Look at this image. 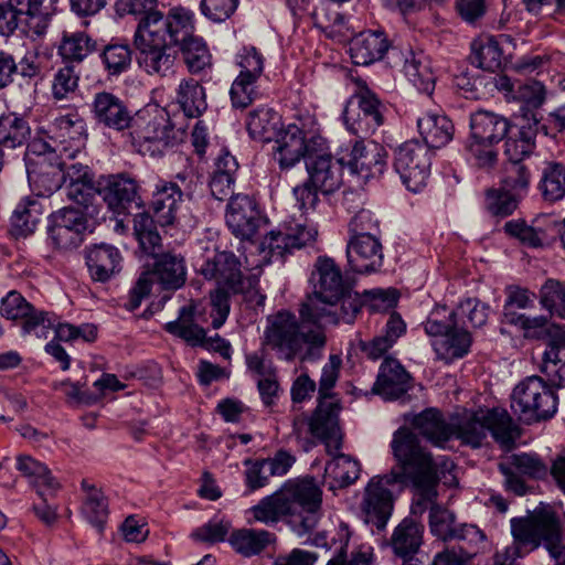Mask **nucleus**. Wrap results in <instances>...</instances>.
<instances>
[{
  "instance_id": "obj_20",
  "label": "nucleus",
  "mask_w": 565,
  "mask_h": 565,
  "mask_svg": "<svg viewBox=\"0 0 565 565\" xmlns=\"http://www.w3.org/2000/svg\"><path fill=\"white\" fill-rule=\"evenodd\" d=\"M536 536L537 547L543 542L556 565H565V540L562 536L561 525L556 514L551 510L536 511L525 518Z\"/></svg>"
},
{
  "instance_id": "obj_46",
  "label": "nucleus",
  "mask_w": 565,
  "mask_h": 565,
  "mask_svg": "<svg viewBox=\"0 0 565 565\" xmlns=\"http://www.w3.org/2000/svg\"><path fill=\"white\" fill-rule=\"evenodd\" d=\"M341 306L338 308V302H335V306L332 308V317L329 316H318V312L321 311V308L312 312V315H309L308 317L302 319V322H311L313 324H320V323H333L337 324L340 321H343L345 323H352L356 317V315L361 310V300L356 295H352L349 291L344 294L340 298Z\"/></svg>"
},
{
  "instance_id": "obj_29",
  "label": "nucleus",
  "mask_w": 565,
  "mask_h": 565,
  "mask_svg": "<svg viewBox=\"0 0 565 565\" xmlns=\"http://www.w3.org/2000/svg\"><path fill=\"white\" fill-rule=\"evenodd\" d=\"M201 274L207 279H215L217 285L235 294L242 289L243 275L238 258L231 252L216 253L201 267Z\"/></svg>"
},
{
  "instance_id": "obj_62",
  "label": "nucleus",
  "mask_w": 565,
  "mask_h": 565,
  "mask_svg": "<svg viewBox=\"0 0 565 565\" xmlns=\"http://www.w3.org/2000/svg\"><path fill=\"white\" fill-rule=\"evenodd\" d=\"M82 513L98 532H103L108 518V503L104 493L94 492L93 495H86L83 501Z\"/></svg>"
},
{
  "instance_id": "obj_59",
  "label": "nucleus",
  "mask_w": 565,
  "mask_h": 565,
  "mask_svg": "<svg viewBox=\"0 0 565 565\" xmlns=\"http://www.w3.org/2000/svg\"><path fill=\"white\" fill-rule=\"evenodd\" d=\"M448 315L458 320L459 323L463 322V318H467L472 327L479 328L484 326L488 320L489 306L476 298H468Z\"/></svg>"
},
{
  "instance_id": "obj_10",
  "label": "nucleus",
  "mask_w": 565,
  "mask_h": 565,
  "mask_svg": "<svg viewBox=\"0 0 565 565\" xmlns=\"http://www.w3.org/2000/svg\"><path fill=\"white\" fill-rule=\"evenodd\" d=\"M402 465L397 462L390 473L373 477L366 484L361 502V510L367 523L383 530L394 508L393 491L401 490Z\"/></svg>"
},
{
  "instance_id": "obj_63",
  "label": "nucleus",
  "mask_w": 565,
  "mask_h": 565,
  "mask_svg": "<svg viewBox=\"0 0 565 565\" xmlns=\"http://www.w3.org/2000/svg\"><path fill=\"white\" fill-rule=\"evenodd\" d=\"M258 78L238 75L230 90L232 105L235 108H246L257 96Z\"/></svg>"
},
{
  "instance_id": "obj_48",
  "label": "nucleus",
  "mask_w": 565,
  "mask_h": 565,
  "mask_svg": "<svg viewBox=\"0 0 565 565\" xmlns=\"http://www.w3.org/2000/svg\"><path fill=\"white\" fill-rule=\"evenodd\" d=\"M177 102L184 115L191 118L201 116L207 107L205 89L193 78L180 83Z\"/></svg>"
},
{
  "instance_id": "obj_35",
  "label": "nucleus",
  "mask_w": 565,
  "mask_h": 565,
  "mask_svg": "<svg viewBox=\"0 0 565 565\" xmlns=\"http://www.w3.org/2000/svg\"><path fill=\"white\" fill-rule=\"evenodd\" d=\"M509 129V120L495 113L477 110L470 116L471 138L489 143H500L507 137Z\"/></svg>"
},
{
  "instance_id": "obj_23",
  "label": "nucleus",
  "mask_w": 565,
  "mask_h": 565,
  "mask_svg": "<svg viewBox=\"0 0 565 565\" xmlns=\"http://www.w3.org/2000/svg\"><path fill=\"white\" fill-rule=\"evenodd\" d=\"M170 17L178 21H183L189 26L188 34L184 38L174 39V44L180 46L189 72L198 74L211 66V54L205 42L203 39L192 34L193 24L191 15L183 10H172L170 11Z\"/></svg>"
},
{
  "instance_id": "obj_30",
  "label": "nucleus",
  "mask_w": 565,
  "mask_h": 565,
  "mask_svg": "<svg viewBox=\"0 0 565 565\" xmlns=\"http://www.w3.org/2000/svg\"><path fill=\"white\" fill-rule=\"evenodd\" d=\"M183 189L177 181L159 180L152 193V220L161 226H168L175 221V212L182 202Z\"/></svg>"
},
{
  "instance_id": "obj_19",
  "label": "nucleus",
  "mask_w": 565,
  "mask_h": 565,
  "mask_svg": "<svg viewBox=\"0 0 565 565\" xmlns=\"http://www.w3.org/2000/svg\"><path fill=\"white\" fill-rule=\"evenodd\" d=\"M86 124L77 114H67L54 118L47 130L49 140L55 143L58 157L74 159L86 139Z\"/></svg>"
},
{
  "instance_id": "obj_40",
  "label": "nucleus",
  "mask_w": 565,
  "mask_h": 565,
  "mask_svg": "<svg viewBox=\"0 0 565 565\" xmlns=\"http://www.w3.org/2000/svg\"><path fill=\"white\" fill-rule=\"evenodd\" d=\"M164 330L192 345L205 344V330L199 326L194 306H183L174 321L166 323Z\"/></svg>"
},
{
  "instance_id": "obj_34",
  "label": "nucleus",
  "mask_w": 565,
  "mask_h": 565,
  "mask_svg": "<svg viewBox=\"0 0 565 565\" xmlns=\"http://www.w3.org/2000/svg\"><path fill=\"white\" fill-rule=\"evenodd\" d=\"M388 49V41L383 32H361L350 41V55L356 65H370L381 60Z\"/></svg>"
},
{
  "instance_id": "obj_55",
  "label": "nucleus",
  "mask_w": 565,
  "mask_h": 565,
  "mask_svg": "<svg viewBox=\"0 0 565 565\" xmlns=\"http://www.w3.org/2000/svg\"><path fill=\"white\" fill-rule=\"evenodd\" d=\"M102 61L110 76H118L131 65V50L127 44H108L102 52Z\"/></svg>"
},
{
  "instance_id": "obj_4",
  "label": "nucleus",
  "mask_w": 565,
  "mask_h": 565,
  "mask_svg": "<svg viewBox=\"0 0 565 565\" xmlns=\"http://www.w3.org/2000/svg\"><path fill=\"white\" fill-rule=\"evenodd\" d=\"M189 26L183 21L150 18L135 34L139 51L138 63L150 75L168 76L173 73L177 52L172 50L174 39L184 38Z\"/></svg>"
},
{
  "instance_id": "obj_44",
  "label": "nucleus",
  "mask_w": 565,
  "mask_h": 565,
  "mask_svg": "<svg viewBox=\"0 0 565 565\" xmlns=\"http://www.w3.org/2000/svg\"><path fill=\"white\" fill-rule=\"evenodd\" d=\"M31 138V127L26 119L9 113L0 116V146L15 149L24 146Z\"/></svg>"
},
{
  "instance_id": "obj_45",
  "label": "nucleus",
  "mask_w": 565,
  "mask_h": 565,
  "mask_svg": "<svg viewBox=\"0 0 565 565\" xmlns=\"http://www.w3.org/2000/svg\"><path fill=\"white\" fill-rule=\"evenodd\" d=\"M404 74L420 93L433 94L436 78L428 58L423 53H412L411 57L405 60Z\"/></svg>"
},
{
  "instance_id": "obj_7",
  "label": "nucleus",
  "mask_w": 565,
  "mask_h": 565,
  "mask_svg": "<svg viewBox=\"0 0 565 565\" xmlns=\"http://www.w3.org/2000/svg\"><path fill=\"white\" fill-rule=\"evenodd\" d=\"M124 137L139 153L150 157L163 154L177 139L169 114L158 108L135 113Z\"/></svg>"
},
{
  "instance_id": "obj_21",
  "label": "nucleus",
  "mask_w": 565,
  "mask_h": 565,
  "mask_svg": "<svg viewBox=\"0 0 565 565\" xmlns=\"http://www.w3.org/2000/svg\"><path fill=\"white\" fill-rule=\"evenodd\" d=\"M225 218L232 233L243 239L252 238L263 222L255 201L247 195L231 198Z\"/></svg>"
},
{
  "instance_id": "obj_58",
  "label": "nucleus",
  "mask_w": 565,
  "mask_h": 565,
  "mask_svg": "<svg viewBox=\"0 0 565 565\" xmlns=\"http://www.w3.org/2000/svg\"><path fill=\"white\" fill-rule=\"evenodd\" d=\"M535 148L534 134L531 129L522 128L516 137H510L505 141V156L508 162H525Z\"/></svg>"
},
{
  "instance_id": "obj_9",
  "label": "nucleus",
  "mask_w": 565,
  "mask_h": 565,
  "mask_svg": "<svg viewBox=\"0 0 565 565\" xmlns=\"http://www.w3.org/2000/svg\"><path fill=\"white\" fill-rule=\"evenodd\" d=\"M443 312L446 313L445 308ZM424 329L428 335L436 338L433 347L438 359L449 363L469 353L471 334L448 313L441 317L440 310L433 311L424 323Z\"/></svg>"
},
{
  "instance_id": "obj_3",
  "label": "nucleus",
  "mask_w": 565,
  "mask_h": 565,
  "mask_svg": "<svg viewBox=\"0 0 565 565\" xmlns=\"http://www.w3.org/2000/svg\"><path fill=\"white\" fill-rule=\"evenodd\" d=\"M265 343L276 352L277 358L292 362H316L321 359L326 335L319 326L306 330L297 317L289 311H278L267 318L264 332Z\"/></svg>"
},
{
  "instance_id": "obj_52",
  "label": "nucleus",
  "mask_w": 565,
  "mask_h": 565,
  "mask_svg": "<svg viewBox=\"0 0 565 565\" xmlns=\"http://www.w3.org/2000/svg\"><path fill=\"white\" fill-rule=\"evenodd\" d=\"M541 190L548 201H557L565 196V166L550 162L543 170Z\"/></svg>"
},
{
  "instance_id": "obj_53",
  "label": "nucleus",
  "mask_w": 565,
  "mask_h": 565,
  "mask_svg": "<svg viewBox=\"0 0 565 565\" xmlns=\"http://www.w3.org/2000/svg\"><path fill=\"white\" fill-rule=\"evenodd\" d=\"M540 303L552 316L565 319V282L547 279L540 289Z\"/></svg>"
},
{
  "instance_id": "obj_56",
  "label": "nucleus",
  "mask_w": 565,
  "mask_h": 565,
  "mask_svg": "<svg viewBox=\"0 0 565 565\" xmlns=\"http://www.w3.org/2000/svg\"><path fill=\"white\" fill-rule=\"evenodd\" d=\"M17 468L24 476L32 478V483L35 487L53 491L58 488V483L55 481L47 467L29 456H19Z\"/></svg>"
},
{
  "instance_id": "obj_13",
  "label": "nucleus",
  "mask_w": 565,
  "mask_h": 565,
  "mask_svg": "<svg viewBox=\"0 0 565 565\" xmlns=\"http://www.w3.org/2000/svg\"><path fill=\"white\" fill-rule=\"evenodd\" d=\"M430 166V150L417 140H408L395 150L394 169L412 192H418L427 184Z\"/></svg>"
},
{
  "instance_id": "obj_6",
  "label": "nucleus",
  "mask_w": 565,
  "mask_h": 565,
  "mask_svg": "<svg viewBox=\"0 0 565 565\" xmlns=\"http://www.w3.org/2000/svg\"><path fill=\"white\" fill-rule=\"evenodd\" d=\"M454 435L462 444L478 448L490 433L504 448H511L515 439V426L507 411L500 408L465 411L452 422Z\"/></svg>"
},
{
  "instance_id": "obj_50",
  "label": "nucleus",
  "mask_w": 565,
  "mask_h": 565,
  "mask_svg": "<svg viewBox=\"0 0 565 565\" xmlns=\"http://www.w3.org/2000/svg\"><path fill=\"white\" fill-rule=\"evenodd\" d=\"M40 221V206L34 201L20 203L11 216L10 232L15 237L33 233Z\"/></svg>"
},
{
  "instance_id": "obj_57",
  "label": "nucleus",
  "mask_w": 565,
  "mask_h": 565,
  "mask_svg": "<svg viewBox=\"0 0 565 565\" xmlns=\"http://www.w3.org/2000/svg\"><path fill=\"white\" fill-rule=\"evenodd\" d=\"M115 8L117 13L140 15V21L136 32H140L141 26L150 18L168 19V14L164 15L157 10V0H116Z\"/></svg>"
},
{
  "instance_id": "obj_60",
  "label": "nucleus",
  "mask_w": 565,
  "mask_h": 565,
  "mask_svg": "<svg viewBox=\"0 0 565 565\" xmlns=\"http://www.w3.org/2000/svg\"><path fill=\"white\" fill-rule=\"evenodd\" d=\"M521 199L522 196L503 188L499 190L493 189L487 192L486 204L491 214L505 217L515 211Z\"/></svg>"
},
{
  "instance_id": "obj_18",
  "label": "nucleus",
  "mask_w": 565,
  "mask_h": 565,
  "mask_svg": "<svg viewBox=\"0 0 565 565\" xmlns=\"http://www.w3.org/2000/svg\"><path fill=\"white\" fill-rule=\"evenodd\" d=\"M499 471L504 477V488L516 495H524L527 487L524 477L542 479L547 475L548 467L536 455L515 454L499 462Z\"/></svg>"
},
{
  "instance_id": "obj_27",
  "label": "nucleus",
  "mask_w": 565,
  "mask_h": 565,
  "mask_svg": "<svg viewBox=\"0 0 565 565\" xmlns=\"http://www.w3.org/2000/svg\"><path fill=\"white\" fill-rule=\"evenodd\" d=\"M327 146L321 151H315L306 161L309 181L322 193H333L342 184V164L339 159L332 160V157L326 151Z\"/></svg>"
},
{
  "instance_id": "obj_64",
  "label": "nucleus",
  "mask_w": 565,
  "mask_h": 565,
  "mask_svg": "<svg viewBox=\"0 0 565 565\" xmlns=\"http://www.w3.org/2000/svg\"><path fill=\"white\" fill-rule=\"evenodd\" d=\"M355 104V100H348L343 110L344 125L351 134L365 138L374 134L379 127L371 126L369 117L356 110Z\"/></svg>"
},
{
  "instance_id": "obj_22",
  "label": "nucleus",
  "mask_w": 565,
  "mask_h": 565,
  "mask_svg": "<svg viewBox=\"0 0 565 565\" xmlns=\"http://www.w3.org/2000/svg\"><path fill=\"white\" fill-rule=\"evenodd\" d=\"M350 268L358 274H372L383 266V246L379 236L350 238L347 244Z\"/></svg>"
},
{
  "instance_id": "obj_1",
  "label": "nucleus",
  "mask_w": 565,
  "mask_h": 565,
  "mask_svg": "<svg viewBox=\"0 0 565 565\" xmlns=\"http://www.w3.org/2000/svg\"><path fill=\"white\" fill-rule=\"evenodd\" d=\"M254 519L264 524L285 521L299 536L310 533L322 516V490L313 478L287 480L273 494L250 509Z\"/></svg>"
},
{
  "instance_id": "obj_11",
  "label": "nucleus",
  "mask_w": 565,
  "mask_h": 565,
  "mask_svg": "<svg viewBox=\"0 0 565 565\" xmlns=\"http://www.w3.org/2000/svg\"><path fill=\"white\" fill-rule=\"evenodd\" d=\"M317 275L319 276L312 295L301 305V319L312 315L321 308L318 316L332 317V308L340 298L349 291V287L344 285L340 269L330 258L320 257L316 265Z\"/></svg>"
},
{
  "instance_id": "obj_26",
  "label": "nucleus",
  "mask_w": 565,
  "mask_h": 565,
  "mask_svg": "<svg viewBox=\"0 0 565 565\" xmlns=\"http://www.w3.org/2000/svg\"><path fill=\"white\" fill-rule=\"evenodd\" d=\"M137 181L127 174L109 175L98 192L108 207L116 213H124L132 204L139 207L141 198Z\"/></svg>"
},
{
  "instance_id": "obj_28",
  "label": "nucleus",
  "mask_w": 565,
  "mask_h": 565,
  "mask_svg": "<svg viewBox=\"0 0 565 565\" xmlns=\"http://www.w3.org/2000/svg\"><path fill=\"white\" fill-rule=\"evenodd\" d=\"M409 388L411 375L404 366L395 359H385L380 366L372 392L393 401L405 395Z\"/></svg>"
},
{
  "instance_id": "obj_54",
  "label": "nucleus",
  "mask_w": 565,
  "mask_h": 565,
  "mask_svg": "<svg viewBox=\"0 0 565 565\" xmlns=\"http://www.w3.org/2000/svg\"><path fill=\"white\" fill-rule=\"evenodd\" d=\"M498 145L499 143H489L470 137L466 145V151L476 167L489 171L494 168L498 162Z\"/></svg>"
},
{
  "instance_id": "obj_31",
  "label": "nucleus",
  "mask_w": 565,
  "mask_h": 565,
  "mask_svg": "<svg viewBox=\"0 0 565 565\" xmlns=\"http://www.w3.org/2000/svg\"><path fill=\"white\" fill-rule=\"evenodd\" d=\"M532 527L525 518L511 520V533L513 542L504 548L503 552H498L495 555L497 565H516L518 558L524 557L532 551L537 548L536 536L532 534Z\"/></svg>"
},
{
  "instance_id": "obj_2",
  "label": "nucleus",
  "mask_w": 565,
  "mask_h": 565,
  "mask_svg": "<svg viewBox=\"0 0 565 565\" xmlns=\"http://www.w3.org/2000/svg\"><path fill=\"white\" fill-rule=\"evenodd\" d=\"M392 450L396 461L402 465L401 490L407 483H412L416 490L417 499L412 504V513L420 515L437 505V486L441 477L451 471L454 462L447 457L434 458L420 446L417 436L406 428L395 431Z\"/></svg>"
},
{
  "instance_id": "obj_36",
  "label": "nucleus",
  "mask_w": 565,
  "mask_h": 565,
  "mask_svg": "<svg viewBox=\"0 0 565 565\" xmlns=\"http://www.w3.org/2000/svg\"><path fill=\"white\" fill-rule=\"evenodd\" d=\"M412 424L420 436L437 447H443L454 435L452 423L448 424L435 408L423 411Z\"/></svg>"
},
{
  "instance_id": "obj_42",
  "label": "nucleus",
  "mask_w": 565,
  "mask_h": 565,
  "mask_svg": "<svg viewBox=\"0 0 565 565\" xmlns=\"http://www.w3.org/2000/svg\"><path fill=\"white\" fill-rule=\"evenodd\" d=\"M232 547L244 557L260 554L276 541V535L266 530L241 529L230 536Z\"/></svg>"
},
{
  "instance_id": "obj_32",
  "label": "nucleus",
  "mask_w": 565,
  "mask_h": 565,
  "mask_svg": "<svg viewBox=\"0 0 565 565\" xmlns=\"http://www.w3.org/2000/svg\"><path fill=\"white\" fill-rule=\"evenodd\" d=\"M339 401L319 399V404L309 423L310 431L313 436L327 443L330 448L331 441L334 448L339 449Z\"/></svg>"
},
{
  "instance_id": "obj_15",
  "label": "nucleus",
  "mask_w": 565,
  "mask_h": 565,
  "mask_svg": "<svg viewBox=\"0 0 565 565\" xmlns=\"http://www.w3.org/2000/svg\"><path fill=\"white\" fill-rule=\"evenodd\" d=\"M89 111L98 127L122 136L129 128L135 114L122 98L107 90H100L93 95Z\"/></svg>"
},
{
  "instance_id": "obj_61",
  "label": "nucleus",
  "mask_w": 565,
  "mask_h": 565,
  "mask_svg": "<svg viewBox=\"0 0 565 565\" xmlns=\"http://www.w3.org/2000/svg\"><path fill=\"white\" fill-rule=\"evenodd\" d=\"M429 526L431 533L443 541L454 540L456 525L455 514L440 505H433L429 512Z\"/></svg>"
},
{
  "instance_id": "obj_33",
  "label": "nucleus",
  "mask_w": 565,
  "mask_h": 565,
  "mask_svg": "<svg viewBox=\"0 0 565 565\" xmlns=\"http://www.w3.org/2000/svg\"><path fill=\"white\" fill-rule=\"evenodd\" d=\"M122 257L118 248L100 244L94 246L86 256L90 277L95 281L105 282L121 270Z\"/></svg>"
},
{
  "instance_id": "obj_47",
  "label": "nucleus",
  "mask_w": 565,
  "mask_h": 565,
  "mask_svg": "<svg viewBox=\"0 0 565 565\" xmlns=\"http://www.w3.org/2000/svg\"><path fill=\"white\" fill-rule=\"evenodd\" d=\"M541 371L552 385L565 386V339L553 340L543 353Z\"/></svg>"
},
{
  "instance_id": "obj_16",
  "label": "nucleus",
  "mask_w": 565,
  "mask_h": 565,
  "mask_svg": "<svg viewBox=\"0 0 565 565\" xmlns=\"http://www.w3.org/2000/svg\"><path fill=\"white\" fill-rule=\"evenodd\" d=\"M386 151L379 143L365 146L363 140H356L350 148L339 154V162L351 174L367 180L381 174L386 164Z\"/></svg>"
},
{
  "instance_id": "obj_43",
  "label": "nucleus",
  "mask_w": 565,
  "mask_h": 565,
  "mask_svg": "<svg viewBox=\"0 0 565 565\" xmlns=\"http://www.w3.org/2000/svg\"><path fill=\"white\" fill-rule=\"evenodd\" d=\"M470 58L479 68L497 72L503 64V51L494 36L483 35L471 42Z\"/></svg>"
},
{
  "instance_id": "obj_12",
  "label": "nucleus",
  "mask_w": 565,
  "mask_h": 565,
  "mask_svg": "<svg viewBox=\"0 0 565 565\" xmlns=\"http://www.w3.org/2000/svg\"><path fill=\"white\" fill-rule=\"evenodd\" d=\"M274 158L280 169H290L301 159L306 161L315 151L324 149V138L307 134L295 124L282 127L274 138Z\"/></svg>"
},
{
  "instance_id": "obj_41",
  "label": "nucleus",
  "mask_w": 565,
  "mask_h": 565,
  "mask_svg": "<svg viewBox=\"0 0 565 565\" xmlns=\"http://www.w3.org/2000/svg\"><path fill=\"white\" fill-rule=\"evenodd\" d=\"M97 50V41L84 31H64L57 47L60 56L71 63H81Z\"/></svg>"
},
{
  "instance_id": "obj_17",
  "label": "nucleus",
  "mask_w": 565,
  "mask_h": 565,
  "mask_svg": "<svg viewBox=\"0 0 565 565\" xmlns=\"http://www.w3.org/2000/svg\"><path fill=\"white\" fill-rule=\"evenodd\" d=\"M318 231L313 225L301 223L284 224L281 228L268 233L260 243V252L269 258L282 257L286 253L299 249L313 242Z\"/></svg>"
},
{
  "instance_id": "obj_24",
  "label": "nucleus",
  "mask_w": 565,
  "mask_h": 565,
  "mask_svg": "<svg viewBox=\"0 0 565 565\" xmlns=\"http://www.w3.org/2000/svg\"><path fill=\"white\" fill-rule=\"evenodd\" d=\"M55 0H10L23 19V33L35 40L44 36L55 14Z\"/></svg>"
},
{
  "instance_id": "obj_49",
  "label": "nucleus",
  "mask_w": 565,
  "mask_h": 565,
  "mask_svg": "<svg viewBox=\"0 0 565 565\" xmlns=\"http://www.w3.org/2000/svg\"><path fill=\"white\" fill-rule=\"evenodd\" d=\"M349 100H355L356 110L369 117L371 126H377L380 128L384 124L386 106L366 84L360 85L359 89Z\"/></svg>"
},
{
  "instance_id": "obj_37",
  "label": "nucleus",
  "mask_w": 565,
  "mask_h": 565,
  "mask_svg": "<svg viewBox=\"0 0 565 565\" xmlns=\"http://www.w3.org/2000/svg\"><path fill=\"white\" fill-rule=\"evenodd\" d=\"M360 462L352 457L338 454L329 460L324 468V483L329 490L335 491L353 484L360 477Z\"/></svg>"
},
{
  "instance_id": "obj_8",
  "label": "nucleus",
  "mask_w": 565,
  "mask_h": 565,
  "mask_svg": "<svg viewBox=\"0 0 565 565\" xmlns=\"http://www.w3.org/2000/svg\"><path fill=\"white\" fill-rule=\"evenodd\" d=\"M557 405L556 392L539 375L521 381L511 394V409L525 424L553 417Z\"/></svg>"
},
{
  "instance_id": "obj_5",
  "label": "nucleus",
  "mask_w": 565,
  "mask_h": 565,
  "mask_svg": "<svg viewBox=\"0 0 565 565\" xmlns=\"http://www.w3.org/2000/svg\"><path fill=\"white\" fill-rule=\"evenodd\" d=\"M134 233L140 249L154 258L153 269L158 284L164 290H177L186 280V267L184 258L180 254L171 252L161 253V237L154 226L151 215L147 212L138 213L134 218Z\"/></svg>"
},
{
  "instance_id": "obj_39",
  "label": "nucleus",
  "mask_w": 565,
  "mask_h": 565,
  "mask_svg": "<svg viewBox=\"0 0 565 565\" xmlns=\"http://www.w3.org/2000/svg\"><path fill=\"white\" fill-rule=\"evenodd\" d=\"M246 128L252 139L260 142L273 141L281 127V116L269 107H257L246 118Z\"/></svg>"
},
{
  "instance_id": "obj_25",
  "label": "nucleus",
  "mask_w": 565,
  "mask_h": 565,
  "mask_svg": "<svg viewBox=\"0 0 565 565\" xmlns=\"http://www.w3.org/2000/svg\"><path fill=\"white\" fill-rule=\"evenodd\" d=\"M424 525L414 519L405 518L394 529L390 546L403 565H419L416 554L423 544Z\"/></svg>"
},
{
  "instance_id": "obj_38",
  "label": "nucleus",
  "mask_w": 565,
  "mask_h": 565,
  "mask_svg": "<svg viewBox=\"0 0 565 565\" xmlns=\"http://www.w3.org/2000/svg\"><path fill=\"white\" fill-rule=\"evenodd\" d=\"M418 132L427 148H441L454 136V125L445 115L427 113L417 119Z\"/></svg>"
},
{
  "instance_id": "obj_51",
  "label": "nucleus",
  "mask_w": 565,
  "mask_h": 565,
  "mask_svg": "<svg viewBox=\"0 0 565 565\" xmlns=\"http://www.w3.org/2000/svg\"><path fill=\"white\" fill-rule=\"evenodd\" d=\"M531 183L530 168L525 162H507L501 184L504 190L525 196Z\"/></svg>"
},
{
  "instance_id": "obj_14",
  "label": "nucleus",
  "mask_w": 565,
  "mask_h": 565,
  "mask_svg": "<svg viewBox=\"0 0 565 565\" xmlns=\"http://www.w3.org/2000/svg\"><path fill=\"white\" fill-rule=\"evenodd\" d=\"M92 223L82 209L64 207L51 215L49 238L57 249L68 250L78 247Z\"/></svg>"
}]
</instances>
